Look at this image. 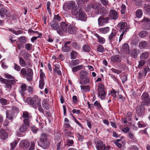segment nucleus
Here are the masks:
<instances>
[{
    "label": "nucleus",
    "mask_w": 150,
    "mask_h": 150,
    "mask_svg": "<svg viewBox=\"0 0 150 150\" xmlns=\"http://www.w3.org/2000/svg\"><path fill=\"white\" fill-rule=\"evenodd\" d=\"M20 73L21 75L24 76L28 81H30L32 79L33 72L32 69L28 68L26 70L25 68H22Z\"/></svg>",
    "instance_id": "f257e3e1"
},
{
    "label": "nucleus",
    "mask_w": 150,
    "mask_h": 150,
    "mask_svg": "<svg viewBox=\"0 0 150 150\" xmlns=\"http://www.w3.org/2000/svg\"><path fill=\"white\" fill-rule=\"evenodd\" d=\"M26 101L29 104L31 105L33 107L36 109L38 106L40 105V99L37 96L32 98L29 97L27 98Z\"/></svg>",
    "instance_id": "f03ea898"
},
{
    "label": "nucleus",
    "mask_w": 150,
    "mask_h": 150,
    "mask_svg": "<svg viewBox=\"0 0 150 150\" xmlns=\"http://www.w3.org/2000/svg\"><path fill=\"white\" fill-rule=\"evenodd\" d=\"M104 86L101 83H99L98 87V97L101 100H104L106 96V93L104 90Z\"/></svg>",
    "instance_id": "7ed1b4c3"
},
{
    "label": "nucleus",
    "mask_w": 150,
    "mask_h": 150,
    "mask_svg": "<svg viewBox=\"0 0 150 150\" xmlns=\"http://www.w3.org/2000/svg\"><path fill=\"white\" fill-rule=\"evenodd\" d=\"M141 99L142 100L141 104L147 106L150 105V98L149 94L146 92H144L141 96Z\"/></svg>",
    "instance_id": "20e7f679"
},
{
    "label": "nucleus",
    "mask_w": 150,
    "mask_h": 150,
    "mask_svg": "<svg viewBox=\"0 0 150 150\" xmlns=\"http://www.w3.org/2000/svg\"><path fill=\"white\" fill-rule=\"evenodd\" d=\"M40 141L41 142L40 146L43 148H47L49 145V143L47 139V135L45 133H43L41 135Z\"/></svg>",
    "instance_id": "39448f33"
},
{
    "label": "nucleus",
    "mask_w": 150,
    "mask_h": 150,
    "mask_svg": "<svg viewBox=\"0 0 150 150\" xmlns=\"http://www.w3.org/2000/svg\"><path fill=\"white\" fill-rule=\"evenodd\" d=\"M60 26H59L57 30V33L59 34L63 32H67L68 29V24L65 22H62L60 23Z\"/></svg>",
    "instance_id": "423d86ee"
},
{
    "label": "nucleus",
    "mask_w": 150,
    "mask_h": 150,
    "mask_svg": "<svg viewBox=\"0 0 150 150\" xmlns=\"http://www.w3.org/2000/svg\"><path fill=\"white\" fill-rule=\"evenodd\" d=\"M75 2L74 1H69L68 3H65L63 6V8L64 10L66 9H72L75 7Z\"/></svg>",
    "instance_id": "0eeeda50"
},
{
    "label": "nucleus",
    "mask_w": 150,
    "mask_h": 150,
    "mask_svg": "<svg viewBox=\"0 0 150 150\" xmlns=\"http://www.w3.org/2000/svg\"><path fill=\"white\" fill-rule=\"evenodd\" d=\"M23 117L24 118L23 121L27 123H29L30 119L32 117L29 113L26 111H24L23 112Z\"/></svg>",
    "instance_id": "6e6552de"
},
{
    "label": "nucleus",
    "mask_w": 150,
    "mask_h": 150,
    "mask_svg": "<svg viewBox=\"0 0 150 150\" xmlns=\"http://www.w3.org/2000/svg\"><path fill=\"white\" fill-rule=\"evenodd\" d=\"M145 111V107L142 105H139L137 107L136 109V113L138 116L141 117Z\"/></svg>",
    "instance_id": "1a4fd4ad"
},
{
    "label": "nucleus",
    "mask_w": 150,
    "mask_h": 150,
    "mask_svg": "<svg viewBox=\"0 0 150 150\" xmlns=\"http://www.w3.org/2000/svg\"><path fill=\"white\" fill-rule=\"evenodd\" d=\"M77 29V28L73 25H70L68 27L67 31L70 34H74L76 33Z\"/></svg>",
    "instance_id": "9d476101"
},
{
    "label": "nucleus",
    "mask_w": 150,
    "mask_h": 150,
    "mask_svg": "<svg viewBox=\"0 0 150 150\" xmlns=\"http://www.w3.org/2000/svg\"><path fill=\"white\" fill-rule=\"evenodd\" d=\"M139 47L141 49H149L150 48L148 43L145 41L141 42L139 44Z\"/></svg>",
    "instance_id": "9b49d317"
},
{
    "label": "nucleus",
    "mask_w": 150,
    "mask_h": 150,
    "mask_svg": "<svg viewBox=\"0 0 150 150\" xmlns=\"http://www.w3.org/2000/svg\"><path fill=\"white\" fill-rule=\"evenodd\" d=\"M29 125V123H27L23 122V123L20 126L19 129V131L21 132H25L27 129Z\"/></svg>",
    "instance_id": "f8f14e48"
},
{
    "label": "nucleus",
    "mask_w": 150,
    "mask_h": 150,
    "mask_svg": "<svg viewBox=\"0 0 150 150\" xmlns=\"http://www.w3.org/2000/svg\"><path fill=\"white\" fill-rule=\"evenodd\" d=\"M71 42V41H68L65 43L64 46L62 47V50L64 52L70 51L71 49L69 45H70Z\"/></svg>",
    "instance_id": "ddd939ff"
},
{
    "label": "nucleus",
    "mask_w": 150,
    "mask_h": 150,
    "mask_svg": "<svg viewBox=\"0 0 150 150\" xmlns=\"http://www.w3.org/2000/svg\"><path fill=\"white\" fill-rule=\"evenodd\" d=\"M109 15L111 19H117L118 16L117 12L114 10H110Z\"/></svg>",
    "instance_id": "4468645a"
},
{
    "label": "nucleus",
    "mask_w": 150,
    "mask_h": 150,
    "mask_svg": "<svg viewBox=\"0 0 150 150\" xmlns=\"http://www.w3.org/2000/svg\"><path fill=\"white\" fill-rule=\"evenodd\" d=\"M90 76H88L83 79H81L79 81V83L82 85H85L89 84L90 81Z\"/></svg>",
    "instance_id": "2eb2a0df"
},
{
    "label": "nucleus",
    "mask_w": 150,
    "mask_h": 150,
    "mask_svg": "<svg viewBox=\"0 0 150 150\" xmlns=\"http://www.w3.org/2000/svg\"><path fill=\"white\" fill-rule=\"evenodd\" d=\"M50 25L53 29L56 30L57 31V30L58 29L59 26L58 25V23L56 21L55 19H53L52 21L50 22Z\"/></svg>",
    "instance_id": "dca6fc26"
},
{
    "label": "nucleus",
    "mask_w": 150,
    "mask_h": 150,
    "mask_svg": "<svg viewBox=\"0 0 150 150\" xmlns=\"http://www.w3.org/2000/svg\"><path fill=\"white\" fill-rule=\"evenodd\" d=\"M0 137L1 139L5 140L8 137V134L4 130L2 129L0 131Z\"/></svg>",
    "instance_id": "f3484780"
},
{
    "label": "nucleus",
    "mask_w": 150,
    "mask_h": 150,
    "mask_svg": "<svg viewBox=\"0 0 150 150\" xmlns=\"http://www.w3.org/2000/svg\"><path fill=\"white\" fill-rule=\"evenodd\" d=\"M111 61L115 62H120L121 61V58L119 55H113L111 57Z\"/></svg>",
    "instance_id": "a211bd4d"
},
{
    "label": "nucleus",
    "mask_w": 150,
    "mask_h": 150,
    "mask_svg": "<svg viewBox=\"0 0 150 150\" xmlns=\"http://www.w3.org/2000/svg\"><path fill=\"white\" fill-rule=\"evenodd\" d=\"M99 8V5L97 4H91L90 5H89L87 6V11H89V10H91V9L94 10H97Z\"/></svg>",
    "instance_id": "6ab92c4d"
},
{
    "label": "nucleus",
    "mask_w": 150,
    "mask_h": 150,
    "mask_svg": "<svg viewBox=\"0 0 150 150\" xmlns=\"http://www.w3.org/2000/svg\"><path fill=\"white\" fill-rule=\"evenodd\" d=\"M15 83V81L14 80H8L7 79V81H6L4 84H5V88L9 89L11 88V85L14 84Z\"/></svg>",
    "instance_id": "aec40b11"
},
{
    "label": "nucleus",
    "mask_w": 150,
    "mask_h": 150,
    "mask_svg": "<svg viewBox=\"0 0 150 150\" xmlns=\"http://www.w3.org/2000/svg\"><path fill=\"white\" fill-rule=\"evenodd\" d=\"M20 146L22 147L28 148L29 146V143L26 140H22L20 142Z\"/></svg>",
    "instance_id": "412c9836"
},
{
    "label": "nucleus",
    "mask_w": 150,
    "mask_h": 150,
    "mask_svg": "<svg viewBox=\"0 0 150 150\" xmlns=\"http://www.w3.org/2000/svg\"><path fill=\"white\" fill-rule=\"evenodd\" d=\"M149 53L148 52H144L140 54V58L141 59H146L149 57Z\"/></svg>",
    "instance_id": "4be33fe9"
},
{
    "label": "nucleus",
    "mask_w": 150,
    "mask_h": 150,
    "mask_svg": "<svg viewBox=\"0 0 150 150\" xmlns=\"http://www.w3.org/2000/svg\"><path fill=\"white\" fill-rule=\"evenodd\" d=\"M138 51L137 50L135 49L132 50L130 52H129L130 56L132 58H136L138 56Z\"/></svg>",
    "instance_id": "5701e85b"
},
{
    "label": "nucleus",
    "mask_w": 150,
    "mask_h": 150,
    "mask_svg": "<svg viewBox=\"0 0 150 150\" xmlns=\"http://www.w3.org/2000/svg\"><path fill=\"white\" fill-rule=\"evenodd\" d=\"M42 105L43 108L46 110H48L50 109V105L47 99H45L42 102Z\"/></svg>",
    "instance_id": "b1692460"
},
{
    "label": "nucleus",
    "mask_w": 150,
    "mask_h": 150,
    "mask_svg": "<svg viewBox=\"0 0 150 150\" xmlns=\"http://www.w3.org/2000/svg\"><path fill=\"white\" fill-rule=\"evenodd\" d=\"M94 35L98 39V42L103 44L105 42V40L103 38L101 37L97 33H95Z\"/></svg>",
    "instance_id": "393cba45"
},
{
    "label": "nucleus",
    "mask_w": 150,
    "mask_h": 150,
    "mask_svg": "<svg viewBox=\"0 0 150 150\" xmlns=\"http://www.w3.org/2000/svg\"><path fill=\"white\" fill-rule=\"evenodd\" d=\"M118 25L120 27V31L123 32V31H125V29L126 28H125L127 26V23L126 22H121Z\"/></svg>",
    "instance_id": "a878e982"
},
{
    "label": "nucleus",
    "mask_w": 150,
    "mask_h": 150,
    "mask_svg": "<svg viewBox=\"0 0 150 150\" xmlns=\"http://www.w3.org/2000/svg\"><path fill=\"white\" fill-rule=\"evenodd\" d=\"M88 76V73L87 71H81L79 74V77L81 79H84L86 77Z\"/></svg>",
    "instance_id": "bb28decb"
},
{
    "label": "nucleus",
    "mask_w": 150,
    "mask_h": 150,
    "mask_svg": "<svg viewBox=\"0 0 150 150\" xmlns=\"http://www.w3.org/2000/svg\"><path fill=\"white\" fill-rule=\"evenodd\" d=\"M79 63V61L78 59H76L75 60H72L69 63V66L72 68L73 66L77 65Z\"/></svg>",
    "instance_id": "cd10ccee"
},
{
    "label": "nucleus",
    "mask_w": 150,
    "mask_h": 150,
    "mask_svg": "<svg viewBox=\"0 0 150 150\" xmlns=\"http://www.w3.org/2000/svg\"><path fill=\"white\" fill-rule=\"evenodd\" d=\"M79 18L80 19H86V15L83 11L81 8H80L79 13Z\"/></svg>",
    "instance_id": "c85d7f7f"
},
{
    "label": "nucleus",
    "mask_w": 150,
    "mask_h": 150,
    "mask_svg": "<svg viewBox=\"0 0 150 150\" xmlns=\"http://www.w3.org/2000/svg\"><path fill=\"white\" fill-rule=\"evenodd\" d=\"M143 7L144 11H145L146 13L149 16H150V5L147 4H145Z\"/></svg>",
    "instance_id": "c756f323"
},
{
    "label": "nucleus",
    "mask_w": 150,
    "mask_h": 150,
    "mask_svg": "<svg viewBox=\"0 0 150 150\" xmlns=\"http://www.w3.org/2000/svg\"><path fill=\"white\" fill-rule=\"evenodd\" d=\"M122 48L127 54H129V47L127 43H124L122 45Z\"/></svg>",
    "instance_id": "7c9ffc66"
},
{
    "label": "nucleus",
    "mask_w": 150,
    "mask_h": 150,
    "mask_svg": "<svg viewBox=\"0 0 150 150\" xmlns=\"http://www.w3.org/2000/svg\"><path fill=\"white\" fill-rule=\"evenodd\" d=\"M94 141L95 144L96 145V148L104 145L103 142L100 140L98 139H95Z\"/></svg>",
    "instance_id": "2f4dec72"
},
{
    "label": "nucleus",
    "mask_w": 150,
    "mask_h": 150,
    "mask_svg": "<svg viewBox=\"0 0 150 150\" xmlns=\"http://www.w3.org/2000/svg\"><path fill=\"white\" fill-rule=\"evenodd\" d=\"M80 8H81L80 7L79 8H78L77 6H76L74 8L71 10L72 14L75 16L77 15L78 13H79V10Z\"/></svg>",
    "instance_id": "473e14b6"
},
{
    "label": "nucleus",
    "mask_w": 150,
    "mask_h": 150,
    "mask_svg": "<svg viewBox=\"0 0 150 150\" xmlns=\"http://www.w3.org/2000/svg\"><path fill=\"white\" fill-rule=\"evenodd\" d=\"M83 67L82 65H79L74 67H72V71L73 72H75L82 69Z\"/></svg>",
    "instance_id": "72a5a7b5"
},
{
    "label": "nucleus",
    "mask_w": 150,
    "mask_h": 150,
    "mask_svg": "<svg viewBox=\"0 0 150 150\" xmlns=\"http://www.w3.org/2000/svg\"><path fill=\"white\" fill-rule=\"evenodd\" d=\"M110 30V28L108 27H106L103 28H100L99 29V31L102 33L106 34L108 33Z\"/></svg>",
    "instance_id": "f704fd0d"
},
{
    "label": "nucleus",
    "mask_w": 150,
    "mask_h": 150,
    "mask_svg": "<svg viewBox=\"0 0 150 150\" xmlns=\"http://www.w3.org/2000/svg\"><path fill=\"white\" fill-rule=\"evenodd\" d=\"M80 87L81 90L86 92L89 91L91 89L89 85L81 86Z\"/></svg>",
    "instance_id": "c9c22d12"
},
{
    "label": "nucleus",
    "mask_w": 150,
    "mask_h": 150,
    "mask_svg": "<svg viewBox=\"0 0 150 150\" xmlns=\"http://www.w3.org/2000/svg\"><path fill=\"white\" fill-rule=\"evenodd\" d=\"M142 11L141 9L137 10L136 12V16L138 18H141L142 16Z\"/></svg>",
    "instance_id": "e433bc0d"
},
{
    "label": "nucleus",
    "mask_w": 150,
    "mask_h": 150,
    "mask_svg": "<svg viewBox=\"0 0 150 150\" xmlns=\"http://www.w3.org/2000/svg\"><path fill=\"white\" fill-rule=\"evenodd\" d=\"M138 35L140 37L143 38L148 35V33L146 31L143 30L139 33Z\"/></svg>",
    "instance_id": "4c0bfd02"
},
{
    "label": "nucleus",
    "mask_w": 150,
    "mask_h": 150,
    "mask_svg": "<svg viewBox=\"0 0 150 150\" xmlns=\"http://www.w3.org/2000/svg\"><path fill=\"white\" fill-rule=\"evenodd\" d=\"M26 87L27 86L25 83H21L20 87V92L22 93L23 92L25 91L26 90Z\"/></svg>",
    "instance_id": "58836bf2"
},
{
    "label": "nucleus",
    "mask_w": 150,
    "mask_h": 150,
    "mask_svg": "<svg viewBox=\"0 0 150 150\" xmlns=\"http://www.w3.org/2000/svg\"><path fill=\"white\" fill-rule=\"evenodd\" d=\"M129 30V28L126 27L125 28V31H123V32H121L122 33L121 34V35L120 36V37L119 39V42H120L122 39V37L125 34H126L127 32Z\"/></svg>",
    "instance_id": "ea45409f"
},
{
    "label": "nucleus",
    "mask_w": 150,
    "mask_h": 150,
    "mask_svg": "<svg viewBox=\"0 0 150 150\" xmlns=\"http://www.w3.org/2000/svg\"><path fill=\"white\" fill-rule=\"evenodd\" d=\"M77 53L76 52L74 51H72V52L70 53L71 59H75L77 57Z\"/></svg>",
    "instance_id": "a19ab883"
},
{
    "label": "nucleus",
    "mask_w": 150,
    "mask_h": 150,
    "mask_svg": "<svg viewBox=\"0 0 150 150\" xmlns=\"http://www.w3.org/2000/svg\"><path fill=\"white\" fill-rule=\"evenodd\" d=\"M19 62L21 66L22 67H25L26 64L25 61L21 57L19 58Z\"/></svg>",
    "instance_id": "79ce46f5"
},
{
    "label": "nucleus",
    "mask_w": 150,
    "mask_h": 150,
    "mask_svg": "<svg viewBox=\"0 0 150 150\" xmlns=\"http://www.w3.org/2000/svg\"><path fill=\"white\" fill-rule=\"evenodd\" d=\"M139 64L138 66V67L139 68L141 69L142 68L143 66L146 63V61L144 59H141V60L139 61Z\"/></svg>",
    "instance_id": "37998d69"
},
{
    "label": "nucleus",
    "mask_w": 150,
    "mask_h": 150,
    "mask_svg": "<svg viewBox=\"0 0 150 150\" xmlns=\"http://www.w3.org/2000/svg\"><path fill=\"white\" fill-rule=\"evenodd\" d=\"M7 11L6 9L4 7L3 8L0 10V15L1 16H4L6 15Z\"/></svg>",
    "instance_id": "c03bdc74"
},
{
    "label": "nucleus",
    "mask_w": 150,
    "mask_h": 150,
    "mask_svg": "<svg viewBox=\"0 0 150 150\" xmlns=\"http://www.w3.org/2000/svg\"><path fill=\"white\" fill-rule=\"evenodd\" d=\"M97 50L98 52L101 53L103 52L104 51V48L101 45H99L98 46Z\"/></svg>",
    "instance_id": "a18cd8bd"
},
{
    "label": "nucleus",
    "mask_w": 150,
    "mask_h": 150,
    "mask_svg": "<svg viewBox=\"0 0 150 150\" xmlns=\"http://www.w3.org/2000/svg\"><path fill=\"white\" fill-rule=\"evenodd\" d=\"M8 30L13 32L14 34L16 35H18L20 34H21L22 33V31L21 30H18L16 31L14 30H13L12 29L9 28Z\"/></svg>",
    "instance_id": "49530a36"
},
{
    "label": "nucleus",
    "mask_w": 150,
    "mask_h": 150,
    "mask_svg": "<svg viewBox=\"0 0 150 150\" xmlns=\"http://www.w3.org/2000/svg\"><path fill=\"white\" fill-rule=\"evenodd\" d=\"M82 48L84 51L86 52H89L91 49L90 47L87 45H83Z\"/></svg>",
    "instance_id": "de8ad7c7"
},
{
    "label": "nucleus",
    "mask_w": 150,
    "mask_h": 150,
    "mask_svg": "<svg viewBox=\"0 0 150 150\" xmlns=\"http://www.w3.org/2000/svg\"><path fill=\"white\" fill-rule=\"evenodd\" d=\"M32 45L31 44L27 43L25 45V48L28 51L31 50L32 49Z\"/></svg>",
    "instance_id": "09e8293b"
},
{
    "label": "nucleus",
    "mask_w": 150,
    "mask_h": 150,
    "mask_svg": "<svg viewBox=\"0 0 150 150\" xmlns=\"http://www.w3.org/2000/svg\"><path fill=\"white\" fill-rule=\"evenodd\" d=\"M8 101L7 100L4 98H1L0 99V103L2 105H6L8 104Z\"/></svg>",
    "instance_id": "8fccbe9b"
},
{
    "label": "nucleus",
    "mask_w": 150,
    "mask_h": 150,
    "mask_svg": "<svg viewBox=\"0 0 150 150\" xmlns=\"http://www.w3.org/2000/svg\"><path fill=\"white\" fill-rule=\"evenodd\" d=\"M21 52H24V58L25 59H26L29 58L30 55L29 54L28 52H26L25 50H22L21 51Z\"/></svg>",
    "instance_id": "3c124183"
},
{
    "label": "nucleus",
    "mask_w": 150,
    "mask_h": 150,
    "mask_svg": "<svg viewBox=\"0 0 150 150\" xmlns=\"http://www.w3.org/2000/svg\"><path fill=\"white\" fill-rule=\"evenodd\" d=\"M4 75L6 77L9 79H10V80H14L15 79L14 77L13 76L9 74H8L6 73Z\"/></svg>",
    "instance_id": "603ef678"
},
{
    "label": "nucleus",
    "mask_w": 150,
    "mask_h": 150,
    "mask_svg": "<svg viewBox=\"0 0 150 150\" xmlns=\"http://www.w3.org/2000/svg\"><path fill=\"white\" fill-rule=\"evenodd\" d=\"M57 147L56 150H63L62 145L61 144V141L57 144Z\"/></svg>",
    "instance_id": "864d4df0"
},
{
    "label": "nucleus",
    "mask_w": 150,
    "mask_h": 150,
    "mask_svg": "<svg viewBox=\"0 0 150 150\" xmlns=\"http://www.w3.org/2000/svg\"><path fill=\"white\" fill-rule=\"evenodd\" d=\"M44 85V80H40L39 82V88L41 89H43Z\"/></svg>",
    "instance_id": "5fc2aeb1"
},
{
    "label": "nucleus",
    "mask_w": 150,
    "mask_h": 150,
    "mask_svg": "<svg viewBox=\"0 0 150 150\" xmlns=\"http://www.w3.org/2000/svg\"><path fill=\"white\" fill-rule=\"evenodd\" d=\"M17 144V142L16 141H14L11 144V149L13 150L16 147Z\"/></svg>",
    "instance_id": "6e6d98bb"
},
{
    "label": "nucleus",
    "mask_w": 150,
    "mask_h": 150,
    "mask_svg": "<svg viewBox=\"0 0 150 150\" xmlns=\"http://www.w3.org/2000/svg\"><path fill=\"white\" fill-rule=\"evenodd\" d=\"M77 136L78 137V140L80 142L83 141L84 139L83 136L81 135L79 133H77Z\"/></svg>",
    "instance_id": "4d7b16f0"
},
{
    "label": "nucleus",
    "mask_w": 150,
    "mask_h": 150,
    "mask_svg": "<svg viewBox=\"0 0 150 150\" xmlns=\"http://www.w3.org/2000/svg\"><path fill=\"white\" fill-rule=\"evenodd\" d=\"M19 40L20 42L22 44H24L26 42V38L23 36L20 37Z\"/></svg>",
    "instance_id": "13d9d810"
},
{
    "label": "nucleus",
    "mask_w": 150,
    "mask_h": 150,
    "mask_svg": "<svg viewBox=\"0 0 150 150\" xmlns=\"http://www.w3.org/2000/svg\"><path fill=\"white\" fill-rule=\"evenodd\" d=\"M93 105L97 107L98 109L100 108H102L100 103L97 100H96L94 103Z\"/></svg>",
    "instance_id": "bf43d9fd"
},
{
    "label": "nucleus",
    "mask_w": 150,
    "mask_h": 150,
    "mask_svg": "<svg viewBox=\"0 0 150 150\" xmlns=\"http://www.w3.org/2000/svg\"><path fill=\"white\" fill-rule=\"evenodd\" d=\"M145 74V76L147 72H150V69L148 66L145 67L143 69Z\"/></svg>",
    "instance_id": "052dcab7"
},
{
    "label": "nucleus",
    "mask_w": 150,
    "mask_h": 150,
    "mask_svg": "<svg viewBox=\"0 0 150 150\" xmlns=\"http://www.w3.org/2000/svg\"><path fill=\"white\" fill-rule=\"evenodd\" d=\"M74 144V142L72 139H68L67 145L69 146H71Z\"/></svg>",
    "instance_id": "680f3d73"
},
{
    "label": "nucleus",
    "mask_w": 150,
    "mask_h": 150,
    "mask_svg": "<svg viewBox=\"0 0 150 150\" xmlns=\"http://www.w3.org/2000/svg\"><path fill=\"white\" fill-rule=\"evenodd\" d=\"M106 19H98V21L99 25H103L105 23Z\"/></svg>",
    "instance_id": "e2e57ef3"
},
{
    "label": "nucleus",
    "mask_w": 150,
    "mask_h": 150,
    "mask_svg": "<svg viewBox=\"0 0 150 150\" xmlns=\"http://www.w3.org/2000/svg\"><path fill=\"white\" fill-rule=\"evenodd\" d=\"M14 69L17 71H20L21 69V67L19 66L18 65H17V64L16 63L14 64Z\"/></svg>",
    "instance_id": "0e129e2a"
},
{
    "label": "nucleus",
    "mask_w": 150,
    "mask_h": 150,
    "mask_svg": "<svg viewBox=\"0 0 150 150\" xmlns=\"http://www.w3.org/2000/svg\"><path fill=\"white\" fill-rule=\"evenodd\" d=\"M126 9V6L124 4H122L121 7V13L123 14L125 13V11Z\"/></svg>",
    "instance_id": "69168bd1"
},
{
    "label": "nucleus",
    "mask_w": 150,
    "mask_h": 150,
    "mask_svg": "<svg viewBox=\"0 0 150 150\" xmlns=\"http://www.w3.org/2000/svg\"><path fill=\"white\" fill-rule=\"evenodd\" d=\"M102 4L104 6H106L108 4L109 2L108 0H100Z\"/></svg>",
    "instance_id": "338daca9"
},
{
    "label": "nucleus",
    "mask_w": 150,
    "mask_h": 150,
    "mask_svg": "<svg viewBox=\"0 0 150 150\" xmlns=\"http://www.w3.org/2000/svg\"><path fill=\"white\" fill-rule=\"evenodd\" d=\"M128 137L132 140H135V138L134 135L131 132H129L128 133Z\"/></svg>",
    "instance_id": "774afa93"
}]
</instances>
